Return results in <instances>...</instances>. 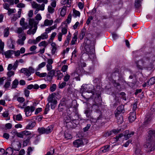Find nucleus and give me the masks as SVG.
Instances as JSON below:
<instances>
[{"label":"nucleus","mask_w":155,"mask_h":155,"mask_svg":"<svg viewBox=\"0 0 155 155\" xmlns=\"http://www.w3.org/2000/svg\"><path fill=\"white\" fill-rule=\"evenodd\" d=\"M56 70H50L46 75V80L51 81L54 76H55Z\"/></svg>","instance_id":"nucleus-7"},{"label":"nucleus","mask_w":155,"mask_h":155,"mask_svg":"<svg viewBox=\"0 0 155 155\" xmlns=\"http://www.w3.org/2000/svg\"><path fill=\"white\" fill-rule=\"evenodd\" d=\"M124 109V106L122 105H120L119 106H118L117 109V111H119L121 112H123V110Z\"/></svg>","instance_id":"nucleus-63"},{"label":"nucleus","mask_w":155,"mask_h":155,"mask_svg":"<svg viewBox=\"0 0 155 155\" xmlns=\"http://www.w3.org/2000/svg\"><path fill=\"white\" fill-rule=\"evenodd\" d=\"M21 73H24L25 75L27 77L31 75V73L29 70L27 68H22L21 70Z\"/></svg>","instance_id":"nucleus-12"},{"label":"nucleus","mask_w":155,"mask_h":155,"mask_svg":"<svg viewBox=\"0 0 155 155\" xmlns=\"http://www.w3.org/2000/svg\"><path fill=\"white\" fill-rule=\"evenodd\" d=\"M41 17L40 14H38L35 16V18L37 21L38 22V21L40 20L41 19Z\"/></svg>","instance_id":"nucleus-61"},{"label":"nucleus","mask_w":155,"mask_h":155,"mask_svg":"<svg viewBox=\"0 0 155 155\" xmlns=\"http://www.w3.org/2000/svg\"><path fill=\"white\" fill-rule=\"evenodd\" d=\"M16 120L18 121H20L22 119V117L20 114H17L16 116Z\"/></svg>","instance_id":"nucleus-56"},{"label":"nucleus","mask_w":155,"mask_h":155,"mask_svg":"<svg viewBox=\"0 0 155 155\" xmlns=\"http://www.w3.org/2000/svg\"><path fill=\"white\" fill-rule=\"evenodd\" d=\"M32 6L33 8L38 9L39 8V5L37 4L35 2H32Z\"/></svg>","instance_id":"nucleus-46"},{"label":"nucleus","mask_w":155,"mask_h":155,"mask_svg":"<svg viewBox=\"0 0 155 155\" xmlns=\"http://www.w3.org/2000/svg\"><path fill=\"white\" fill-rule=\"evenodd\" d=\"M48 10L49 12L51 14L53 13L54 11V9L50 5L48 6Z\"/></svg>","instance_id":"nucleus-48"},{"label":"nucleus","mask_w":155,"mask_h":155,"mask_svg":"<svg viewBox=\"0 0 155 155\" xmlns=\"http://www.w3.org/2000/svg\"><path fill=\"white\" fill-rule=\"evenodd\" d=\"M19 81L17 79H15L12 82V88L15 89L17 87Z\"/></svg>","instance_id":"nucleus-20"},{"label":"nucleus","mask_w":155,"mask_h":155,"mask_svg":"<svg viewBox=\"0 0 155 155\" xmlns=\"http://www.w3.org/2000/svg\"><path fill=\"white\" fill-rule=\"evenodd\" d=\"M72 121H70L66 124V126L68 128H74L76 126V125L77 124L75 122L73 123V120H72Z\"/></svg>","instance_id":"nucleus-11"},{"label":"nucleus","mask_w":155,"mask_h":155,"mask_svg":"<svg viewBox=\"0 0 155 155\" xmlns=\"http://www.w3.org/2000/svg\"><path fill=\"white\" fill-rule=\"evenodd\" d=\"M70 78V76L69 74H67L64 76L63 80L64 82H66L69 81Z\"/></svg>","instance_id":"nucleus-39"},{"label":"nucleus","mask_w":155,"mask_h":155,"mask_svg":"<svg viewBox=\"0 0 155 155\" xmlns=\"http://www.w3.org/2000/svg\"><path fill=\"white\" fill-rule=\"evenodd\" d=\"M14 99H17L18 102L20 103H22L25 101L24 98L22 97H18L17 96H15L14 97Z\"/></svg>","instance_id":"nucleus-28"},{"label":"nucleus","mask_w":155,"mask_h":155,"mask_svg":"<svg viewBox=\"0 0 155 155\" xmlns=\"http://www.w3.org/2000/svg\"><path fill=\"white\" fill-rule=\"evenodd\" d=\"M16 135L18 137L20 138H23L24 135L23 131L20 133L17 132Z\"/></svg>","instance_id":"nucleus-50"},{"label":"nucleus","mask_w":155,"mask_h":155,"mask_svg":"<svg viewBox=\"0 0 155 155\" xmlns=\"http://www.w3.org/2000/svg\"><path fill=\"white\" fill-rule=\"evenodd\" d=\"M54 153V150L53 149L51 150L50 151L48 152L45 155H53Z\"/></svg>","instance_id":"nucleus-52"},{"label":"nucleus","mask_w":155,"mask_h":155,"mask_svg":"<svg viewBox=\"0 0 155 155\" xmlns=\"http://www.w3.org/2000/svg\"><path fill=\"white\" fill-rule=\"evenodd\" d=\"M46 134H48L51 133L53 130V127L52 126H50L48 127L46 129Z\"/></svg>","instance_id":"nucleus-32"},{"label":"nucleus","mask_w":155,"mask_h":155,"mask_svg":"<svg viewBox=\"0 0 155 155\" xmlns=\"http://www.w3.org/2000/svg\"><path fill=\"white\" fill-rule=\"evenodd\" d=\"M53 22V21L52 20H49L47 19L44 21V25L45 26L51 25H52Z\"/></svg>","instance_id":"nucleus-23"},{"label":"nucleus","mask_w":155,"mask_h":155,"mask_svg":"<svg viewBox=\"0 0 155 155\" xmlns=\"http://www.w3.org/2000/svg\"><path fill=\"white\" fill-rule=\"evenodd\" d=\"M14 72L12 71H10L8 72L7 74L9 77H11L14 74Z\"/></svg>","instance_id":"nucleus-64"},{"label":"nucleus","mask_w":155,"mask_h":155,"mask_svg":"<svg viewBox=\"0 0 155 155\" xmlns=\"http://www.w3.org/2000/svg\"><path fill=\"white\" fill-rule=\"evenodd\" d=\"M63 76L62 73H61L60 71L56 70L55 76L57 77L58 80H61Z\"/></svg>","instance_id":"nucleus-17"},{"label":"nucleus","mask_w":155,"mask_h":155,"mask_svg":"<svg viewBox=\"0 0 155 155\" xmlns=\"http://www.w3.org/2000/svg\"><path fill=\"white\" fill-rule=\"evenodd\" d=\"M51 108L52 109H54L56 106L57 103V101L56 99H54L53 101L50 102Z\"/></svg>","instance_id":"nucleus-25"},{"label":"nucleus","mask_w":155,"mask_h":155,"mask_svg":"<svg viewBox=\"0 0 155 155\" xmlns=\"http://www.w3.org/2000/svg\"><path fill=\"white\" fill-rule=\"evenodd\" d=\"M145 147L149 148L150 151L153 150L155 149V130H150L148 131L145 143Z\"/></svg>","instance_id":"nucleus-1"},{"label":"nucleus","mask_w":155,"mask_h":155,"mask_svg":"<svg viewBox=\"0 0 155 155\" xmlns=\"http://www.w3.org/2000/svg\"><path fill=\"white\" fill-rule=\"evenodd\" d=\"M50 105L49 103H48L46 105L45 107V111L44 112V114H47L49 110Z\"/></svg>","instance_id":"nucleus-42"},{"label":"nucleus","mask_w":155,"mask_h":155,"mask_svg":"<svg viewBox=\"0 0 155 155\" xmlns=\"http://www.w3.org/2000/svg\"><path fill=\"white\" fill-rule=\"evenodd\" d=\"M10 82H9V81H6L5 83V84L4 86V87L5 88H8L10 86Z\"/></svg>","instance_id":"nucleus-58"},{"label":"nucleus","mask_w":155,"mask_h":155,"mask_svg":"<svg viewBox=\"0 0 155 155\" xmlns=\"http://www.w3.org/2000/svg\"><path fill=\"white\" fill-rule=\"evenodd\" d=\"M101 93V92L100 91H96V97L95 99V104H93L92 106L93 108H98L100 105L102 101L100 96Z\"/></svg>","instance_id":"nucleus-4"},{"label":"nucleus","mask_w":155,"mask_h":155,"mask_svg":"<svg viewBox=\"0 0 155 155\" xmlns=\"http://www.w3.org/2000/svg\"><path fill=\"white\" fill-rule=\"evenodd\" d=\"M110 146L109 145H107L101 148L102 152L105 153L108 151L110 149Z\"/></svg>","instance_id":"nucleus-22"},{"label":"nucleus","mask_w":155,"mask_h":155,"mask_svg":"<svg viewBox=\"0 0 155 155\" xmlns=\"http://www.w3.org/2000/svg\"><path fill=\"white\" fill-rule=\"evenodd\" d=\"M47 34V33L46 32H45L43 34H42L40 36L41 37V39L43 40H44L47 38L48 35Z\"/></svg>","instance_id":"nucleus-44"},{"label":"nucleus","mask_w":155,"mask_h":155,"mask_svg":"<svg viewBox=\"0 0 155 155\" xmlns=\"http://www.w3.org/2000/svg\"><path fill=\"white\" fill-rule=\"evenodd\" d=\"M128 133L127 131V140L130 137H131L134 134V132L132 131H128Z\"/></svg>","instance_id":"nucleus-47"},{"label":"nucleus","mask_w":155,"mask_h":155,"mask_svg":"<svg viewBox=\"0 0 155 155\" xmlns=\"http://www.w3.org/2000/svg\"><path fill=\"white\" fill-rule=\"evenodd\" d=\"M79 114L77 112H76L75 113L74 117H72V119L73 120V123L75 122L77 124H78L79 122L77 120L79 119Z\"/></svg>","instance_id":"nucleus-16"},{"label":"nucleus","mask_w":155,"mask_h":155,"mask_svg":"<svg viewBox=\"0 0 155 155\" xmlns=\"http://www.w3.org/2000/svg\"><path fill=\"white\" fill-rule=\"evenodd\" d=\"M8 15H10L12 14L15 13L16 11L15 9H11L10 8L8 9Z\"/></svg>","instance_id":"nucleus-43"},{"label":"nucleus","mask_w":155,"mask_h":155,"mask_svg":"<svg viewBox=\"0 0 155 155\" xmlns=\"http://www.w3.org/2000/svg\"><path fill=\"white\" fill-rule=\"evenodd\" d=\"M26 39V37L25 36H23L21 39L18 40L17 43L18 44L21 45H23L24 44V41Z\"/></svg>","instance_id":"nucleus-24"},{"label":"nucleus","mask_w":155,"mask_h":155,"mask_svg":"<svg viewBox=\"0 0 155 155\" xmlns=\"http://www.w3.org/2000/svg\"><path fill=\"white\" fill-rule=\"evenodd\" d=\"M121 113V112L117 111V110L115 112V117H117V120H119L118 122H119L120 124L122 123L123 121V118L122 116L121 115H120V114Z\"/></svg>","instance_id":"nucleus-8"},{"label":"nucleus","mask_w":155,"mask_h":155,"mask_svg":"<svg viewBox=\"0 0 155 155\" xmlns=\"http://www.w3.org/2000/svg\"><path fill=\"white\" fill-rule=\"evenodd\" d=\"M14 52L13 50H8L5 53V55L6 58H9L14 54Z\"/></svg>","instance_id":"nucleus-15"},{"label":"nucleus","mask_w":155,"mask_h":155,"mask_svg":"<svg viewBox=\"0 0 155 155\" xmlns=\"http://www.w3.org/2000/svg\"><path fill=\"white\" fill-rule=\"evenodd\" d=\"M64 138L66 139V140L71 139L72 138V136L71 134L67 132L64 133Z\"/></svg>","instance_id":"nucleus-30"},{"label":"nucleus","mask_w":155,"mask_h":155,"mask_svg":"<svg viewBox=\"0 0 155 155\" xmlns=\"http://www.w3.org/2000/svg\"><path fill=\"white\" fill-rule=\"evenodd\" d=\"M85 113L86 116L88 118H91L90 110H87L85 111Z\"/></svg>","instance_id":"nucleus-51"},{"label":"nucleus","mask_w":155,"mask_h":155,"mask_svg":"<svg viewBox=\"0 0 155 155\" xmlns=\"http://www.w3.org/2000/svg\"><path fill=\"white\" fill-rule=\"evenodd\" d=\"M95 40H91L87 38H84V48L83 50L84 53L88 54H92L95 52Z\"/></svg>","instance_id":"nucleus-2"},{"label":"nucleus","mask_w":155,"mask_h":155,"mask_svg":"<svg viewBox=\"0 0 155 155\" xmlns=\"http://www.w3.org/2000/svg\"><path fill=\"white\" fill-rule=\"evenodd\" d=\"M150 63L148 59L143 58L141 60L139 61L136 62V66L140 69H143L147 68L148 65Z\"/></svg>","instance_id":"nucleus-3"},{"label":"nucleus","mask_w":155,"mask_h":155,"mask_svg":"<svg viewBox=\"0 0 155 155\" xmlns=\"http://www.w3.org/2000/svg\"><path fill=\"white\" fill-rule=\"evenodd\" d=\"M46 64V63L45 62H43L39 64L38 68L36 69V71L39 70L41 68L44 67Z\"/></svg>","instance_id":"nucleus-35"},{"label":"nucleus","mask_w":155,"mask_h":155,"mask_svg":"<svg viewBox=\"0 0 155 155\" xmlns=\"http://www.w3.org/2000/svg\"><path fill=\"white\" fill-rule=\"evenodd\" d=\"M78 33L75 32L73 34V37L71 42V45H74L75 44V42L77 41Z\"/></svg>","instance_id":"nucleus-14"},{"label":"nucleus","mask_w":155,"mask_h":155,"mask_svg":"<svg viewBox=\"0 0 155 155\" xmlns=\"http://www.w3.org/2000/svg\"><path fill=\"white\" fill-rule=\"evenodd\" d=\"M66 84V83L64 81L61 83H59V87L60 88L62 89L64 87Z\"/></svg>","instance_id":"nucleus-49"},{"label":"nucleus","mask_w":155,"mask_h":155,"mask_svg":"<svg viewBox=\"0 0 155 155\" xmlns=\"http://www.w3.org/2000/svg\"><path fill=\"white\" fill-rule=\"evenodd\" d=\"M68 68V66L67 65H64L62 67L61 71L63 72H65L67 71Z\"/></svg>","instance_id":"nucleus-55"},{"label":"nucleus","mask_w":155,"mask_h":155,"mask_svg":"<svg viewBox=\"0 0 155 155\" xmlns=\"http://www.w3.org/2000/svg\"><path fill=\"white\" fill-rule=\"evenodd\" d=\"M71 75L74 77V78L77 81H80V78L79 77V75L78 73L76 72H74L71 74Z\"/></svg>","instance_id":"nucleus-21"},{"label":"nucleus","mask_w":155,"mask_h":155,"mask_svg":"<svg viewBox=\"0 0 155 155\" xmlns=\"http://www.w3.org/2000/svg\"><path fill=\"white\" fill-rule=\"evenodd\" d=\"M38 23V21H35L34 18L30 19L29 21V24L31 26V28H33V26L34 28L31 31V34H34L36 32L37 28V25Z\"/></svg>","instance_id":"nucleus-5"},{"label":"nucleus","mask_w":155,"mask_h":155,"mask_svg":"<svg viewBox=\"0 0 155 155\" xmlns=\"http://www.w3.org/2000/svg\"><path fill=\"white\" fill-rule=\"evenodd\" d=\"M155 83V77L151 78L148 81L147 83L149 85L154 84Z\"/></svg>","instance_id":"nucleus-29"},{"label":"nucleus","mask_w":155,"mask_h":155,"mask_svg":"<svg viewBox=\"0 0 155 155\" xmlns=\"http://www.w3.org/2000/svg\"><path fill=\"white\" fill-rule=\"evenodd\" d=\"M35 104H36L35 102L34 103V105L31 106H27L24 109V112H25L26 116L27 117L30 116L31 115V113L33 112L35 109Z\"/></svg>","instance_id":"nucleus-6"},{"label":"nucleus","mask_w":155,"mask_h":155,"mask_svg":"<svg viewBox=\"0 0 155 155\" xmlns=\"http://www.w3.org/2000/svg\"><path fill=\"white\" fill-rule=\"evenodd\" d=\"M30 141L29 138H27L26 140H25L23 142V145L24 146H26L27 145L28 143Z\"/></svg>","instance_id":"nucleus-57"},{"label":"nucleus","mask_w":155,"mask_h":155,"mask_svg":"<svg viewBox=\"0 0 155 155\" xmlns=\"http://www.w3.org/2000/svg\"><path fill=\"white\" fill-rule=\"evenodd\" d=\"M72 120V119H71L69 116H67L64 118V121L66 124L70 122Z\"/></svg>","instance_id":"nucleus-38"},{"label":"nucleus","mask_w":155,"mask_h":155,"mask_svg":"<svg viewBox=\"0 0 155 155\" xmlns=\"http://www.w3.org/2000/svg\"><path fill=\"white\" fill-rule=\"evenodd\" d=\"M73 16L74 17H76L77 16L80 17V12L75 9H74L73 10Z\"/></svg>","instance_id":"nucleus-27"},{"label":"nucleus","mask_w":155,"mask_h":155,"mask_svg":"<svg viewBox=\"0 0 155 155\" xmlns=\"http://www.w3.org/2000/svg\"><path fill=\"white\" fill-rule=\"evenodd\" d=\"M36 75L40 78H43L46 76L47 74L46 73H40L39 72H36L35 73Z\"/></svg>","instance_id":"nucleus-26"},{"label":"nucleus","mask_w":155,"mask_h":155,"mask_svg":"<svg viewBox=\"0 0 155 155\" xmlns=\"http://www.w3.org/2000/svg\"><path fill=\"white\" fill-rule=\"evenodd\" d=\"M38 130V132L41 134H46L45 128L44 127L39 128Z\"/></svg>","instance_id":"nucleus-34"},{"label":"nucleus","mask_w":155,"mask_h":155,"mask_svg":"<svg viewBox=\"0 0 155 155\" xmlns=\"http://www.w3.org/2000/svg\"><path fill=\"white\" fill-rule=\"evenodd\" d=\"M142 0H136L135 2V6L136 8H138L141 6V2Z\"/></svg>","instance_id":"nucleus-40"},{"label":"nucleus","mask_w":155,"mask_h":155,"mask_svg":"<svg viewBox=\"0 0 155 155\" xmlns=\"http://www.w3.org/2000/svg\"><path fill=\"white\" fill-rule=\"evenodd\" d=\"M136 119L135 113L133 112L130 113L129 117V120L130 122L131 123L134 121Z\"/></svg>","instance_id":"nucleus-13"},{"label":"nucleus","mask_w":155,"mask_h":155,"mask_svg":"<svg viewBox=\"0 0 155 155\" xmlns=\"http://www.w3.org/2000/svg\"><path fill=\"white\" fill-rule=\"evenodd\" d=\"M66 104L68 108L71 107L73 106L72 101L71 100L67 101L66 102Z\"/></svg>","instance_id":"nucleus-36"},{"label":"nucleus","mask_w":155,"mask_h":155,"mask_svg":"<svg viewBox=\"0 0 155 155\" xmlns=\"http://www.w3.org/2000/svg\"><path fill=\"white\" fill-rule=\"evenodd\" d=\"M15 41L12 39H9L8 41V46L9 48L14 49L15 46L14 44Z\"/></svg>","instance_id":"nucleus-10"},{"label":"nucleus","mask_w":155,"mask_h":155,"mask_svg":"<svg viewBox=\"0 0 155 155\" xmlns=\"http://www.w3.org/2000/svg\"><path fill=\"white\" fill-rule=\"evenodd\" d=\"M56 94L54 93L50 95L47 98V101H48V103L49 104L50 102H52L54 101L53 98L55 97Z\"/></svg>","instance_id":"nucleus-19"},{"label":"nucleus","mask_w":155,"mask_h":155,"mask_svg":"<svg viewBox=\"0 0 155 155\" xmlns=\"http://www.w3.org/2000/svg\"><path fill=\"white\" fill-rule=\"evenodd\" d=\"M36 124L35 122L33 121L29 123L26 126V129H31L32 128L34 127L35 126Z\"/></svg>","instance_id":"nucleus-18"},{"label":"nucleus","mask_w":155,"mask_h":155,"mask_svg":"<svg viewBox=\"0 0 155 155\" xmlns=\"http://www.w3.org/2000/svg\"><path fill=\"white\" fill-rule=\"evenodd\" d=\"M56 84H53L50 87V89L51 91V92L54 91L56 89Z\"/></svg>","instance_id":"nucleus-53"},{"label":"nucleus","mask_w":155,"mask_h":155,"mask_svg":"<svg viewBox=\"0 0 155 155\" xmlns=\"http://www.w3.org/2000/svg\"><path fill=\"white\" fill-rule=\"evenodd\" d=\"M65 6L63 7L60 12V15L62 17L64 16L66 14V10Z\"/></svg>","instance_id":"nucleus-31"},{"label":"nucleus","mask_w":155,"mask_h":155,"mask_svg":"<svg viewBox=\"0 0 155 155\" xmlns=\"http://www.w3.org/2000/svg\"><path fill=\"white\" fill-rule=\"evenodd\" d=\"M9 35V28H5L4 30V37H7Z\"/></svg>","instance_id":"nucleus-37"},{"label":"nucleus","mask_w":155,"mask_h":155,"mask_svg":"<svg viewBox=\"0 0 155 155\" xmlns=\"http://www.w3.org/2000/svg\"><path fill=\"white\" fill-rule=\"evenodd\" d=\"M121 130V129H113V132L114 134L116 135L120 133Z\"/></svg>","instance_id":"nucleus-60"},{"label":"nucleus","mask_w":155,"mask_h":155,"mask_svg":"<svg viewBox=\"0 0 155 155\" xmlns=\"http://www.w3.org/2000/svg\"><path fill=\"white\" fill-rule=\"evenodd\" d=\"M93 19V18L91 16L89 17L86 21L87 24L88 25L90 24L91 21Z\"/></svg>","instance_id":"nucleus-62"},{"label":"nucleus","mask_w":155,"mask_h":155,"mask_svg":"<svg viewBox=\"0 0 155 155\" xmlns=\"http://www.w3.org/2000/svg\"><path fill=\"white\" fill-rule=\"evenodd\" d=\"M28 43L29 44H36V41H35V40L33 39L32 40L31 39H29L28 40Z\"/></svg>","instance_id":"nucleus-59"},{"label":"nucleus","mask_w":155,"mask_h":155,"mask_svg":"<svg viewBox=\"0 0 155 155\" xmlns=\"http://www.w3.org/2000/svg\"><path fill=\"white\" fill-rule=\"evenodd\" d=\"M123 136V134H120L118 136H117L116 137L113 138L115 142H117L120 138L122 137Z\"/></svg>","instance_id":"nucleus-45"},{"label":"nucleus","mask_w":155,"mask_h":155,"mask_svg":"<svg viewBox=\"0 0 155 155\" xmlns=\"http://www.w3.org/2000/svg\"><path fill=\"white\" fill-rule=\"evenodd\" d=\"M85 31L86 29L85 28H83L81 30V33L80 37V39L82 40L84 36L85 35Z\"/></svg>","instance_id":"nucleus-33"},{"label":"nucleus","mask_w":155,"mask_h":155,"mask_svg":"<svg viewBox=\"0 0 155 155\" xmlns=\"http://www.w3.org/2000/svg\"><path fill=\"white\" fill-rule=\"evenodd\" d=\"M48 45V44L45 41H42L38 45L39 46H44L45 47L44 48H45Z\"/></svg>","instance_id":"nucleus-41"},{"label":"nucleus","mask_w":155,"mask_h":155,"mask_svg":"<svg viewBox=\"0 0 155 155\" xmlns=\"http://www.w3.org/2000/svg\"><path fill=\"white\" fill-rule=\"evenodd\" d=\"M74 146L76 147H78L83 145V142L81 139H78L74 141L73 143Z\"/></svg>","instance_id":"nucleus-9"},{"label":"nucleus","mask_w":155,"mask_h":155,"mask_svg":"<svg viewBox=\"0 0 155 155\" xmlns=\"http://www.w3.org/2000/svg\"><path fill=\"white\" fill-rule=\"evenodd\" d=\"M71 17L72 15L71 14H69L66 20L67 23L69 24L71 22Z\"/></svg>","instance_id":"nucleus-54"}]
</instances>
